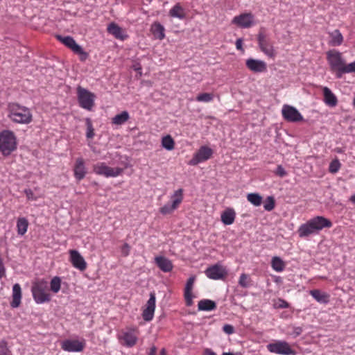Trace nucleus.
Here are the masks:
<instances>
[{
    "mask_svg": "<svg viewBox=\"0 0 355 355\" xmlns=\"http://www.w3.org/2000/svg\"><path fill=\"white\" fill-rule=\"evenodd\" d=\"M56 37L63 44L71 49L75 53L79 55L81 61H85L88 58L89 54L76 42L75 40L72 37L56 35Z\"/></svg>",
    "mask_w": 355,
    "mask_h": 355,
    "instance_id": "obj_9",
    "label": "nucleus"
},
{
    "mask_svg": "<svg viewBox=\"0 0 355 355\" xmlns=\"http://www.w3.org/2000/svg\"><path fill=\"white\" fill-rule=\"evenodd\" d=\"M246 67L254 73H261L266 70V63L260 60L249 58L245 62Z\"/></svg>",
    "mask_w": 355,
    "mask_h": 355,
    "instance_id": "obj_20",
    "label": "nucleus"
},
{
    "mask_svg": "<svg viewBox=\"0 0 355 355\" xmlns=\"http://www.w3.org/2000/svg\"><path fill=\"white\" fill-rule=\"evenodd\" d=\"M302 329L300 327H295L294 329V334H295V336H299L302 334Z\"/></svg>",
    "mask_w": 355,
    "mask_h": 355,
    "instance_id": "obj_53",
    "label": "nucleus"
},
{
    "mask_svg": "<svg viewBox=\"0 0 355 355\" xmlns=\"http://www.w3.org/2000/svg\"><path fill=\"white\" fill-rule=\"evenodd\" d=\"M216 307V303L210 300H202L199 301L198 308L199 311H212Z\"/></svg>",
    "mask_w": 355,
    "mask_h": 355,
    "instance_id": "obj_34",
    "label": "nucleus"
},
{
    "mask_svg": "<svg viewBox=\"0 0 355 355\" xmlns=\"http://www.w3.org/2000/svg\"><path fill=\"white\" fill-rule=\"evenodd\" d=\"M77 95L80 106L85 110H91L94 105L95 95L81 87H78L77 89Z\"/></svg>",
    "mask_w": 355,
    "mask_h": 355,
    "instance_id": "obj_10",
    "label": "nucleus"
},
{
    "mask_svg": "<svg viewBox=\"0 0 355 355\" xmlns=\"http://www.w3.org/2000/svg\"><path fill=\"white\" fill-rule=\"evenodd\" d=\"M157 352V348L155 346H153L150 349V354L149 355H155Z\"/></svg>",
    "mask_w": 355,
    "mask_h": 355,
    "instance_id": "obj_54",
    "label": "nucleus"
},
{
    "mask_svg": "<svg viewBox=\"0 0 355 355\" xmlns=\"http://www.w3.org/2000/svg\"><path fill=\"white\" fill-rule=\"evenodd\" d=\"M73 174L75 178L78 181H80L85 178L87 174V168L85 164V161L82 157H78L76 159L73 166Z\"/></svg>",
    "mask_w": 355,
    "mask_h": 355,
    "instance_id": "obj_21",
    "label": "nucleus"
},
{
    "mask_svg": "<svg viewBox=\"0 0 355 355\" xmlns=\"http://www.w3.org/2000/svg\"><path fill=\"white\" fill-rule=\"evenodd\" d=\"M329 40L328 44L331 46H338L343 42V37L339 30L336 29L331 32H329Z\"/></svg>",
    "mask_w": 355,
    "mask_h": 355,
    "instance_id": "obj_28",
    "label": "nucleus"
},
{
    "mask_svg": "<svg viewBox=\"0 0 355 355\" xmlns=\"http://www.w3.org/2000/svg\"><path fill=\"white\" fill-rule=\"evenodd\" d=\"M221 221L224 225H232L234 222V219L236 217V213L233 209L228 208L226 209L221 214Z\"/></svg>",
    "mask_w": 355,
    "mask_h": 355,
    "instance_id": "obj_29",
    "label": "nucleus"
},
{
    "mask_svg": "<svg viewBox=\"0 0 355 355\" xmlns=\"http://www.w3.org/2000/svg\"><path fill=\"white\" fill-rule=\"evenodd\" d=\"M164 27L159 23L155 22L151 26V31L155 38L163 40L165 37Z\"/></svg>",
    "mask_w": 355,
    "mask_h": 355,
    "instance_id": "obj_32",
    "label": "nucleus"
},
{
    "mask_svg": "<svg viewBox=\"0 0 355 355\" xmlns=\"http://www.w3.org/2000/svg\"><path fill=\"white\" fill-rule=\"evenodd\" d=\"M275 308L286 309L289 307V304L283 299H278L274 304Z\"/></svg>",
    "mask_w": 355,
    "mask_h": 355,
    "instance_id": "obj_45",
    "label": "nucleus"
},
{
    "mask_svg": "<svg viewBox=\"0 0 355 355\" xmlns=\"http://www.w3.org/2000/svg\"><path fill=\"white\" fill-rule=\"evenodd\" d=\"M263 207H264V209L268 211H272L274 207H275V200L273 198V197L272 196H268L264 204H263Z\"/></svg>",
    "mask_w": 355,
    "mask_h": 355,
    "instance_id": "obj_43",
    "label": "nucleus"
},
{
    "mask_svg": "<svg viewBox=\"0 0 355 355\" xmlns=\"http://www.w3.org/2000/svg\"><path fill=\"white\" fill-rule=\"evenodd\" d=\"M204 355H216V354L213 352L211 349H205L204 352Z\"/></svg>",
    "mask_w": 355,
    "mask_h": 355,
    "instance_id": "obj_52",
    "label": "nucleus"
},
{
    "mask_svg": "<svg viewBox=\"0 0 355 355\" xmlns=\"http://www.w3.org/2000/svg\"><path fill=\"white\" fill-rule=\"evenodd\" d=\"M214 99V95L211 93H201L196 96L198 102L209 103Z\"/></svg>",
    "mask_w": 355,
    "mask_h": 355,
    "instance_id": "obj_40",
    "label": "nucleus"
},
{
    "mask_svg": "<svg viewBox=\"0 0 355 355\" xmlns=\"http://www.w3.org/2000/svg\"><path fill=\"white\" fill-rule=\"evenodd\" d=\"M327 60L331 69L336 71L338 78L343 74L355 73V61L346 64L342 53L337 50L332 49L327 52Z\"/></svg>",
    "mask_w": 355,
    "mask_h": 355,
    "instance_id": "obj_1",
    "label": "nucleus"
},
{
    "mask_svg": "<svg viewBox=\"0 0 355 355\" xmlns=\"http://www.w3.org/2000/svg\"><path fill=\"white\" fill-rule=\"evenodd\" d=\"M194 282L195 277L192 276L188 279L187 284L185 285L184 296L186 304L188 306H190L193 304V298L194 297V296L192 294V290L193 288Z\"/></svg>",
    "mask_w": 355,
    "mask_h": 355,
    "instance_id": "obj_23",
    "label": "nucleus"
},
{
    "mask_svg": "<svg viewBox=\"0 0 355 355\" xmlns=\"http://www.w3.org/2000/svg\"><path fill=\"white\" fill-rule=\"evenodd\" d=\"M352 104H353V106L355 107V98H354Z\"/></svg>",
    "mask_w": 355,
    "mask_h": 355,
    "instance_id": "obj_57",
    "label": "nucleus"
},
{
    "mask_svg": "<svg viewBox=\"0 0 355 355\" xmlns=\"http://www.w3.org/2000/svg\"><path fill=\"white\" fill-rule=\"evenodd\" d=\"M350 201L355 205V193L350 197Z\"/></svg>",
    "mask_w": 355,
    "mask_h": 355,
    "instance_id": "obj_55",
    "label": "nucleus"
},
{
    "mask_svg": "<svg viewBox=\"0 0 355 355\" xmlns=\"http://www.w3.org/2000/svg\"><path fill=\"white\" fill-rule=\"evenodd\" d=\"M8 349L7 347V343L4 340L0 342V355H8Z\"/></svg>",
    "mask_w": 355,
    "mask_h": 355,
    "instance_id": "obj_47",
    "label": "nucleus"
},
{
    "mask_svg": "<svg viewBox=\"0 0 355 355\" xmlns=\"http://www.w3.org/2000/svg\"><path fill=\"white\" fill-rule=\"evenodd\" d=\"M239 284L243 288H248L250 286V278L247 274L242 273L239 277Z\"/></svg>",
    "mask_w": 355,
    "mask_h": 355,
    "instance_id": "obj_41",
    "label": "nucleus"
},
{
    "mask_svg": "<svg viewBox=\"0 0 355 355\" xmlns=\"http://www.w3.org/2000/svg\"><path fill=\"white\" fill-rule=\"evenodd\" d=\"M223 330L227 335H231L234 332V327L228 324H226L223 327Z\"/></svg>",
    "mask_w": 355,
    "mask_h": 355,
    "instance_id": "obj_48",
    "label": "nucleus"
},
{
    "mask_svg": "<svg viewBox=\"0 0 355 355\" xmlns=\"http://www.w3.org/2000/svg\"><path fill=\"white\" fill-rule=\"evenodd\" d=\"M171 202L166 203L159 209L161 214L166 215L175 210L183 200V189L176 190L171 197Z\"/></svg>",
    "mask_w": 355,
    "mask_h": 355,
    "instance_id": "obj_11",
    "label": "nucleus"
},
{
    "mask_svg": "<svg viewBox=\"0 0 355 355\" xmlns=\"http://www.w3.org/2000/svg\"><path fill=\"white\" fill-rule=\"evenodd\" d=\"M61 279L59 277H54L50 282V289L54 293H57L60 290Z\"/></svg>",
    "mask_w": 355,
    "mask_h": 355,
    "instance_id": "obj_39",
    "label": "nucleus"
},
{
    "mask_svg": "<svg viewBox=\"0 0 355 355\" xmlns=\"http://www.w3.org/2000/svg\"><path fill=\"white\" fill-rule=\"evenodd\" d=\"M107 31L116 39L124 40L128 37L123 28L114 22L108 24Z\"/></svg>",
    "mask_w": 355,
    "mask_h": 355,
    "instance_id": "obj_24",
    "label": "nucleus"
},
{
    "mask_svg": "<svg viewBox=\"0 0 355 355\" xmlns=\"http://www.w3.org/2000/svg\"><path fill=\"white\" fill-rule=\"evenodd\" d=\"M169 15L173 18L183 19L185 17L184 9L180 3H176L169 11Z\"/></svg>",
    "mask_w": 355,
    "mask_h": 355,
    "instance_id": "obj_31",
    "label": "nucleus"
},
{
    "mask_svg": "<svg viewBox=\"0 0 355 355\" xmlns=\"http://www.w3.org/2000/svg\"><path fill=\"white\" fill-rule=\"evenodd\" d=\"M212 155L213 150L211 148L207 146H202L194 154L193 158L189 162V164L195 166L204 162L211 158Z\"/></svg>",
    "mask_w": 355,
    "mask_h": 355,
    "instance_id": "obj_13",
    "label": "nucleus"
},
{
    "mask_svg": "<svg viewBox=\"0 0 355 355\" xmlns=\"http://www.w3.org/2000/svg\"><path fill=\"white\" fill-rule=\"evenodd\" d=\"M331 226L332 223L329 219L323 216H315L302 224L297 230V233L300 237L305 238L312 234H317L322 229L329 228Z\"/></svg>",
    "mask_w": 355,
    "mask_h": 355,
    "instance_id": "obj_3",
    "label": "nucleus"
},
{
    "mask_svg": "<svg viewBox=\"0 0 355 355\" xmlns=\"http://www.w3.org/2000/svg\"><path fill=\"white\" fill-rule=\"evenodd\" d=\"M87 132L86 137L88 139H92L94 137V129L93 128L92 121L89 119L86 120Z\"/></svg>",
    "mask_w": 355,
    "mask_h": 355,
    "instance_id": "obj_42",
    "label": "nucleus"
},
{
    "mask_svg": "<svg viewBox=\"0 0 355 355\" xmlns=\"http://www.w3.org/2000/svg\"><path fill=\"white\" fill-rule=\"evenodd\" d=\"M247 199L251 204L256 207L261 205L262 203V197L256 193H248Z\"/></svg>",
    "mask_w": 355,
    "mask_h": 355,
    "instance_id": "obj_37",
    "label": "nucleus"
},
{
    "mask_svg": "<svg viewBox=\"0 0 355 355\" xmlns=\"http://www.w3.org/2000/svg\"><path fill=\"white\" fill-rule=\"evenodd\" d=\"M8 116L15 123L28 124L32 121L33 116L31 110L17 103L8 105Z\"/></svg>",
    "mask_w": 355,
    "mask_h": 355,
    "instance_id": "obj_4",
    "label": "nucleus"
},
{
    "mask_svg": "<svg viewBox=\"0 0 355 355\" xmlns=\"http://www.w3.org/2000/svg\"><path fill=\"white\" fill-rule=\"evenodd\" d=\"M17 148V139L10 130H3L0 133V150L8 156Z\"/></svg>",
    "mask_w": 355,
    "mask_h": 355,
    "instance_id": "obj_6",
    "label": "nucleus"
},
{
    "mask_svg": "<svg viewBox=\"0 0 355 355\" xmlns=\"http://www.w3.org/2000/svg\"><path fill=\"white\" fill-rule=\"evenodd\" d=\"M28 227V221L24 217L19 218L17 220V234L23 236L26 234Z\"/></svg>",
    "mask_w": 355,
    "mask_h": 355,
    "instance_id": "obj_33",
    "label": "nucleus"
},
{
    "mask_svg": "<svg viewBox=\"0 0 355 355\" xmlns=\"http://www.w3.org/2000/svg\"><path fill=\"white\" fill-rule=\"evenodd\" d=\"M267 349L270 353H274L281 355H295V351L292 349L290 344L282 340H275L274 342L270 343L266 346Z\"/></svg>",
    "mask_w": 355,
    "mask_h": 355,
    "instance_id": "obj_7",
    "label": "nucleus"
},
{
    "mask_svg": "<svg viewBox=\"0 0 355 355\" xmlns=\"http://www.w3.org/2000/svg\"><path fill=\"white\" fill-rule=\"evenodd\" d=\"M130 118L129 113L127 111H123L112 118V122L115 125H122L125 123Z\"/></svg>",
    "mask_w": 355,
    "mask_h": 355,
    "instance_id": "obj_35",
    "label": "nucleus"
},
{
    "mask_svg": "<svg viewBox=\"0 0 355 355\" xmlns=\"http://www.w3.org/2000/svg\"><path fill=\"white\" fill-rule=\"evenodd\" d=\"M130 247L128 243L123 244L121 250V254L125 257H127L130 254Z\"/></svg>",
    "mask_w": 355,
    "mask_h": 355,
    "instance_id": "obj_49",
    "label": "nucleus"
},
{
    "mask_svg": "<svg viewBox=\"0 0 355 355\" xmlns=\"http://www.w3.org/2000/svg\"><path fill=\"white\" fill-rule=\"evenodd\" d=\"M174 140L170 135L164 136L162 139V146L163 148L168 150H171L174 148Z\"/></svg>",
    "mask_w": 355,
    "mask_h": 355,
    "instance_id": "obj_38",
    "label": "nucleus"
},
{
    "mask_svg": "<svg viewBox=\"0 0 355 355\" xmlns=\"http://www.w3.org/2000/svg\"><path fill=\"white\" fill-rule=\"evenodd\" d=\"M222 355H233V354H231V353H226V352H224V353H223V354H222Z\"/></svg>",
    "mask_w": 355,
    "mask_h": 355,
    "instance_id": "obj_56",
    "label": "nucleus"
},
{
    "mask_svg": "<svg viewBox=\"0 0 355 355\" xmlns=\"http://www.w3.org/2000/svg\"><path fill=\"white\" fill-rule=\"evenodd\" d=\"M275 173L280 178H284L287 175L286 170L282 165L277 166Z\"/></svg>",
    "mask_w": 355,
    "mask_h": 355,
    "instance_id": "obj_46",
    "label": "nucleus"
},
{
    "mask_svg": "<svg viewBox=\"0 0 355 355\" xmlns=\"http://www.w3.org/2000/svg\"><path fill=\"white\" fill-rule=\"evenodd\" d=\"M310 295L318 302L327 304L329 300V295L320 290L315 289L310 291Z\"/></svg>",
    "mask_w": 355,
    "mask_h": 355,
    "instance_id": "obj_30",
    "label": "nucleus"
},
{
    "mask_svg": "<svg viewBox=\"0 0 355 355\" xmlns=\"http://www.w3.org/2000/svg\"><path fill=\"white\" fill-rule=\"evenodd\" d=\"M259 46L261 51L264 53L269 58H274L275 56L273 46L268 40L263 33H260L257 37Z\"/></svg>",
    "mask_w": 355,
    "mask_h": 355,
    "instance_id": "obj_18",
    "label": "nucleus"
},
{
    "mask_svg": "<svg viewBox=\"0 0 355 355\" xmlns=\"http://www.w3.org/2000/svg\"><path fill=\"white\" fill-rule=\"evenodd\" d=\"M85 347L84 340H72L67 339L61 343V347L64 351L69 352H82Z\"/></svg>",
    "mask_w": 355,
    "mask_h": 355,
    "instance_id": "obj_15",
    "label": "nucleus"
},
{
    "mask_svg": "<svg viewBox=\"0 0 355 355\" xmlns=\"http://www.w3.org/2000/svg\"><path fill=\"white\" fill-rule=\"evenodd\" d=\"M24 193L29 200H34L36 199L33 191L31 189H25Z\"/></svg>",
    "mask_w": 355,
    "mask_h": 355,
    "instance_id": "obj_50",
    "label": "nucleus"
},
{
    "mask_svg": "<svg viewBox=\"0 0 355 355\" xmlns=\"http://www.w3.org/2000/svg\"><path fill=\"white\" fill-rule=\"evenodd\" d=\"M340 166L341 164L338 159H334L329 164V171L331 173H336L339 171Z\"/></svg>",
    "mask_w": 355,
    "mask_h": 355,
    "instance_id": "obj_44",
    "label": "nucleus"
},
{
    "mask_svg": "<svg viewBox=\"0 0 355 355\" xmlns=\"http://www.w3.org/2000/svg\"><path fill=\"white\" fill-rule=\"evenodd\" d=\"M121 338L124 340L125 345L132 347L137 341V329H130L123 332Z\"/></svg>",
    "mask_w": 355,
    "mask_h": 355,
    "instance_id": "obj_22",
    "label": "nucleus"
},
{
    "mask_svg": "<svg viewBox=\"0 0 355 355\" xmlns=\"http://www.w3.org/2000/svg\"><path fill=\"white\" fill-rule=\"evenodd\" d=\"M93 171L96 174L105 178H116L123 173V169L120 167L112 168L105 162H98L94 165Z\"/></svg>",
    "mask_w": 355,
    "mask_h": 355,
    "instance_id": "obj_8",
    "label": "nucleus"
},
{
    "mask_svg": "<svg viewBox=\"0 0 355 355\" xmlns=\"http://www.w3.org/2000/svg\"><path fill=\"white\" fill-rule=\"evenodd\" d=\"M271 266L274 270L280 272L284 270L285 263L280 257H274L271 261Z\"/></svg>",
    "mask_w": 355,
    "mask_h": 355,
    "instance_id": "obj_36",
    "label": "nucleus"
},
{
    "mask_svg": "<svg viewBox=\"0 0 355 355\" xmlns=\"http://www.w3.org/2000/svg\"><path fill=\"white\" fill-rule=\"evenodd\" d=\"M284 119L288 122H300L304 120L302 114L293 106L284 105L282 109Z\"/></svg>",
    "mask_w": 355,
    "mask_h": 355,
    "instance_id": "obj_12",
    "label": "nucleus"
},
{
    "mask_svg": "<svg viewBox=\"0 0 355 355\" xmlns=\"http://www.w3.org/2000/svg\"><path fill=\"white\" fill-rule=\"evenodd\" d=\"M232 24L242 28H248L254 25V18L251 13H243L235 16Z\"/></svg>",
    "mask_w": 355,
    "mask_h": 355,
    "instance_id": "obj_16",
    "label": "nucleus"
},
{
    "mask_svg": "<svg viewBox=\"0 0 355 355\" xmlns=\"http://www.w3.org/2000/svg\"><path fill=\"white\" fill-rule=\"evenodd\" d=\"M31 291L33 299L37 304H44L51 300V295L49 292V284L44 279L37 280L34 282Z\"/></svg>",
    "mask_w": 355,
    "mask_h": 355,
    "instance_id": "obj_5",
    "label": "nucleus"
},
{
    "mask_svg": "<svg viewBox=\"0 0 355 355\" xmlns=\"http://www.w3.org/2000/svg\"><path fill=\"white\" fill-rule=\"evenodd\" d=\"M12 300L10 306L12 308H17L20 305L21 299V289L19 284H15L12 286Z\"/></svg>",
    "mask_w": 355,
    "mask_h": 355,
    "instance_id": "obj_27",
    "label": "nucleus"
},
{
    "mask_svg": "<svg viewBox=\"0 0 355 355\" xmlns=\"http://www.w3.org/2000/svg\"><path fill=\"white\" fill-rule=\"evenodd\" d=\"M70 261L73 266L80 271H83L87 268V263L83 256L76 250L69 251Z\"/></svg>",
    "mask_w": 355,
    "mask_h": 355,
    "instance_id": "obj_19",
    "label": "nucleus"
},
{
    "mask_svg": "<svg viewBox=\"0 0 355 355\" xmlns=\"http://www.w3.org/2000/svg\"><path fill=\"white\" fill-rule=\"evenodd\" d=\"M150 297L147 301L142 313V317L145 321L149 322L153 320L155 310L156 297L154 292L149 295Z\"/></svg>",
    "mask_w": 355,
    "mask_h": 355,
    "instance_id": "obj_17",
    "label": "nucleus"
},
{
    "mask_svg": "<svg viewBox=\"0 0 355 355\" xmlns=\"http://www.w3.org/2000/svg\"><path fill=\"white\" fill-rule=\"evenodd\" d=\"M324 103L329 107H335L338 104V98L331 90L324 87L322 89Z\"/></svg>",
    "mask_w": 355,
    "mask_h": 355,
    "instance_id": "obj_26",
    "label": "nucleus"
},
{
    "mask_svg": "<svg viewBox=\"0 0 355 355\" xmlns=\"http://www.w3.org/2000/svg\"><path fill=\"white\" fill-rule=\"evenodd\" d=\"M205 273L206 276L214 280L223 279L227 274L226 268L219 263L214 264L207 268Z\"/></svg>",
    "mask_w": 355,
    "mask_h": 355,
    "instance_id": "obj_14",
    "label": "nucleus"
},
{
    "mask_svg": "<svg viewBox=\"0 0 355 355\" xmlns=\"http://www.w3.org/2000/svg\"><path fill=\"white\" fill-rule=\"evenodd\" d=\"M155 262L157 267L164 272H168L173 269L172 262L165 257L157 256L155 258Z\"/></svg>",
    "mask_w": 355,
    "mask_h": 355,
    "instance_id": "obj_25",
    "label": "nucleus"
},
{
    "mask_svg": "<svg viewBox=\"0 0 355 355\" xmlns=\"http://www.w3.org/2000/svg\"><path fill=\"white\" fill-rule=\"evenodd\" d=\"M331 226L332 223L329 219L323 216H315L302 224L297 230V233L300 237L305 238L312 234H317L322 229L329 228Z\"/></svg>",
    "mask_w": 355,
    "mask_h": 355,
    "instance_id": "obj_2",
    "label": "nucleus"
},
{
    "mask_svg": "<svg viewBox=\"0 0 355 355\" xmlns=\"http://www.w3.org/2000/svg\"><path fill=\"white\" fill-rule=\"evenodd\" d=\"M242 44H243L242 39H241V38L237 39L236 41V49H239V50L242 49Z\"/></svg>",
    "mask_w": 355,
    "mask_h": 355,
    "instance_id": "obj_51",
    "label": "nucleus"
}]
</instances>
